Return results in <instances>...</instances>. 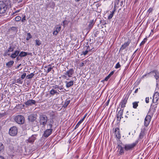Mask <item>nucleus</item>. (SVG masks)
Masks as SVG:
<instances>
[{"mask_svg":"<svg viewBox=\"0 0 159 159\" xmlns=\"http://www.w3.org/2000/svg\"><path fill=\"white\" fill-rule=\"evenodd\" d=\"M159 100V93L158 92H156L155 93L153 96V102L155 103V104L153 106H152L149 109L148 113H149L151 112L152 115L155 112L156 110V108L157 107V105L158 104V102Z\"/></svg>","mask_w":159,"mask_h":159,"instance_id":"f257e3e1","label":"nucleus"},{"mask_svg":"<svg viewBox=\"0 0 159 159\" xmlns=\"http://www.w3.org/2000/svg\"><path fill=\"white\" fill-rule=\"evenodd\" d=\"M48 118L47 116L44 115H41L39 116V122L40 125L43 127H44L47 124Z\"/></svg>","mask_w":159,"mask_h":159,"instance_id":"f03ea898","label":"nucleus"},{"mask_svg":"<svg viewBox=\"0 0 159 159\" xmlns=\"http://www.w3.org/2000/svg\"><path fill=\"white\" fill-rule=\"evenodd\" d=\"M74 73V70L73 68H71L64 73V74L62 75V77L64 79L69 80V78L72 77Z\"/></svg>","mask_w":159,"mask_h":159,"instance_id":"7ed1b4c3","label":"nucleus"},{"mask_svg":"<svg viewBox=\"0 0 159 159\" xmlns=\"http://www.w3.org/2000/svg\"><path fill=\"white\" fill-rule=\"evenodd\" d=\"M138 142L139 140H137L132 143L125 145L124 147L126 151L132 149L138 143Z\"/></svg>","mask_w":159,"mask_h":159,"instance_id":"20e7f679","label":"nucleus"},{"mask_svg":"<svg viewBox=\"0 0 159 159\" xmlns=\"http://www.w3.org/2000/svg\"><path fill=\"white\" fill-rule=\"evenodd\" d=\"M17 133L18 129L16 126H12L9 129V134L12 136H15L17 134Z\"/></svg>","mask_w":159,"mask_h":159,"instance_id":"39448f33","label":"nucleus"},{"mask_svg":"<svg viewBox=\"0 0 159 159\" xmlns=\"http://www.w3.org/2000/svg\"><path fill=\"white\" fill-rule=\"evenodd\" d=\"M129 95H128L127 94L124 96L121 101L120 103V107L121 108H123L124 109L125 107Z\"/></svg>","mask_w":159,"mask_h":159,"instance_id":"423d86ee","label":"nucleus"},{"mask_svg":"<svg viewBox=\"0 0 159 159\" xmlns=\"http://www.w3.org/2000/svg\"><path fill=\"white\" fill-rule=\"evenodd\" d=\"M7 6L3 2L0 1V13H4L7 10Z\"/></svg>","mask_w":159,"mask_h":159,"instance_id":"0eeeda50","label":"nucleus"},{"mask_svg":"<svg viewBox=\"0 0 159 159\" xmlns=\"http://www.w3.org/2000/svg\"><path fill=\"white\" fill-rule=\"evenodd\" d=\"M15 120L16 123L19 124H23L25 121L24 117L21 115H18L16 116L15 117Z\"/></svg>","mask_w":159,"mask_h":159,"instance_id":"6e6552de","label":"nucleus"},{"mask_svg":"<svg viewBox=\"0 0 159 159\" xmlns=\"http://www.w3.org/2000/svg\"><path fill=\"white\" fill-rule=\"evenodd\" d=\"M151 75L153 76L156 80L159 78V72L157 70H155L150 72Z\"/></svg>","mask_w":159,"mask_h":159,"instance_id":"1a4fd4ad","label":"nucleus"},{"mask_svg":"<svg viewBox=\"0 0 159 159\" xmlns=\"http://www.w3.org/2000/svg\"><path fill=\"white\" fill-rule=\"evenodd\" d=\"M151 116L150 115H147L144 119V125L147 127L149 124L151 119Z\"/></svg>","mask_w":159,"mask_h":159,"instance_id":"9d476101","label":"nucleus"},{"mask_svg":"<svg viewBox=\"0 0 159 159\" xmlns=\"http://www.w3.org/2000/svg\"><path fill=\"white\" fill-rule=\"evenodd\" d=\"M36 135H33L31 136L28 139L26 140V142L27 143H33L36 139Z\"/></svg>","mask_w":159,"mask_h":159,"instance_id":"9b49d317","label":"nucleus"},{"mask_svg":"<svg viewBox=\"0 0 159 159\" xmlns=\"http://www.w3.org/2000/svg\"><path fill=\"white\" fill-rule=\"evenodd\" d=\"M52 129H46L44 132L43 135L45 137H48L52 133Z\"/></svg>","mask_w":159,"mask_h":159,"instance_id":"f8f14e48","label":"nucleus"},{"mask_svg":"<svg viewBox=\"0 0 159 159\" xmlns=\"http://www.w3.org/2000/svg\"><path fill=\"white\" fill-rule=\"evenodd\" d=\"M35 100L32 99H29L25 102V104L28 106H31L35 104Z\"/></svg>","mask_w":159,"mask_h":159,"instance_id":"ddd939ff","label":"nucleus"},{"mask_svg":"<svg viewBox=\"0 0 159 159\" xmlns=\"http://www.w3.org/2000/svg\"><path fill=\"white\" fill-rule=\"evenodd\" d=\"M130 43V41L129 40L128 41L126 42L123 44L120 49V51H122L125 48H126L129 44Z\"/></svg>","mask_w":159,"mask_h":159,"instance_id":"4468645a","label":"nucleus"},{"mask_svg":"<svg viewBox=\"0 0 159 159\" xmlns=\"http://www.w3.org/2000/svg\"><path fill=\"white\" fill-rule=\"evenodd\" d=\"M124 111V109H120V110L119 111L117 115V118L118 120H119H119H120L122 118H123L122 115Z\"/></svg>","mask_w":159,"mask_h":159,"instance_id":"2eb2a0df","label":"nucleus"},{"mask_svg":"<svg viewBox=\"0 0 159 159\" xmlns=\"http://www.w3.org/2000/svg\"><path fill=\"white\" fill-rule=\"evenodd\" d=\"M14 48L13 47L10 46L7 50H6L5 51L4 54L5 56L10 55V53H8L9 52H10L13 51Z\"/></svg>","mask_w":159,"mask_h":159,"instance_id":"dca6fc26","label":"nucleus"},{"mask_svg":"<svg viewBox=\"0 0 159 159\" xmlns=\"http://www.w3.org/2000/svg\"><path fill=\"white\" fill-rule=\"evenodd\" d=\"M115 134L116 137L120 139L121 138L120 134V129L119 128L117 127L115 129Z\"/></svg>","mask_w":159,"mask_h":159,"instance_id":"f3484780","label":"nucleus"},{"mask_svg":"<svg viewBox=\"0 0 159 159\" xmlns=\"http://www.w3.org/2000/svg\"><path fill=\"white\" fill-rule=\"evenodd\" d=\"M87 114L86 113L85 114V115L77 123L76 125L75 129H77V128L80 125L83 121L84 120V119H85V117L87 116Z\"/></svg>","mask_w":159,"mask_h":159,"instance_id":"a211bd4d","label":"nucleus"},{"mask_svg":"<svg viewBox=\"0 0 159 159\" xmlns=\"http://www.w3.org/2000/svg\"><path fill=\"white\" fill-rule=\"evenodd\" d=\"M20 52L18 50H16L15 52L11 54L10 57L13 58H15L19 54Z\"/></svg>","mask_w":159,"mask_h":159,"instance_id":"6ab92c4d","label":"nucleus"},{"mask_svg":"<svg viewBox=\"0 0 159 159\" xmlns=\"http://www.w3.org/2000/svg\"><path fill=\"white\" fill-rule=\"evenodd\" d=\"M65 83H66V87L67 88L72 86L74 84V81L73 80L70 81L69 82L66 81Z\"/></svg>","mask_w":159,"mask_h":159,"instance_id":"aec40b11","label":"nucleus"},{"mask_svg":"<svg viewBox=\"0 0 159 159\" xmlns=\"http://www.w3.org/2000/svg\"><path fill=\"white\" fill-rule=\"evenodd\" d=\"M145 135L144 130L142 129L139 134V139H142Z\"/></svg>","mask_w":159,"mask_h":159,"instance_id":"412c9836","label":"nucleus"},{"mask_svg":"<svg viewBox=\"0 0 159 159\" xmlns=\"http://www.w3.org/2000/svg\"><path fill=\"white\" fill-rule=\"evenodd\" d=\"M28 119L30 121L33 122L36 119V118L33 115H31L29 116Z\"/></svg>","mask_w":159,"mask_h":159,"instance_id":"4be33fe9","label":"nucleus"},{"mask_svg":"<svg viewBox=\"0 0 159 159\" xmlns=\"http://www.w3.org/2000/svg\"><path fill=\"white\" fill-rule=\"evenodd\" d=\"M49 93L52 95H54L55 94H59V93L56 90H54L53 89H52L50 91Z\"/></svg>","mask_w":159,"mask_h":159,"instance_id":"5701e85b","label":"nucleus"},{"mask_svg":"<svg viewBox=\"0 0 159 159\" xmlns=\"http://www.w3.org/2000/svg\"><path fill=\"white\" fill-rule=\"evenodd\" d=\"M27 55H28V53L27 52L22 51L21 52L19 53V56L21 57H24L26 56Z\"/></svg>","mask_w":159,"mask_h":159,"instance_id":"b1692460","label":"nucleus"},{"mask_svg":"<svg viewBox=\"0 0 159 159\" xmlns=\"http://www.w3.org/2000/svg\"><path fill=\"white\" fill-rule=\"evenodd\" d=\"M94 25V20H92L90 21L89 24V29H91Z\"/></svg>","mask_w":159,"mask_h":159,"instance_id":"393cba45","label":"nucleus"},{"mask_svg":"<svg viewBox=\"0 0 159 159\" xmlns=\"http://www.w3.org/2000/svg\"><path fill=\"white\" fill-rule=\"evenodd\" d=\"M14 63V62L13 61H10L6 63V66L8 67H11L13 65Z\"/></svg>","mask_w":159,"mask_h":159,"instance_id":"a878e982","label":"nucleus"},{"mask_svg":"<svg viewBox=\"0 0 159 159\" xmlns=\"http://www.w3.org/2000/svg\"><path fill=\"white\" fill-rule=\"evenodd\" d=\"M49 113L50 116L53 119L55 117V113L54 111H50L49 112Z\"/></svg>","mask_w":159,"mask_h":159,"instance_id":"bb28decb","label":"nucleus"},{"mask_svg":"<svg viewBox=\"0 0 159 159\" xmlns=\"http://www.w3.org/2000/svg\"><path fill=\"white\" fill-rule=\"evenodd\" d=\"M139 103V102H135L133 103V107L134 108H136L138 106V103Z\"/></svg>","mask_w":159,"mask_h":159,"instance_id":"cd10ccee","label":"nucleus"},{"mask_svg":"<svg viewBox=\"0 0 159 159\" xmlns=\"http://www.w3.org/2000/svg\"><path fill=\"white\" fill-rule=\"evenodd\" d=\"M7 114V113L6 112H0V118L4 116Z\"/></svg>","mask_w":159,"mask_h":159,"instance_id":"c85d7f7f","label":"nucleus"},{"mask_svg":"<svg viewBox=\"0 0 159 159\" xmlns=\"http://www.w3.org/2000/svg\"><path fill=\"white\" fill-rule=\"evenodd\" d=\"M151 75V74L150 73V72L149 73H147L146 74H145L144 75H142V76L141 77V79H144L145 78V77H148L149 76V75Z\"/></svg>","mask_w":159,"mask_h":159,"instance_id":"c756f323","label":"nucleus"},{"mask_svg":"<svg viewBox=\"0 0 159 159\" xmlns=\"http://www.w3.org/2000/svg\"><path fill=\"white\" fill-rule=\"evenodd\" d=\"M70 102V100H66L65 101L64 104L63 106V107H64V108L66 107L69 104Z\"/></svg>","mask_w":159,"mask_h":159,"instance_id":"7c9ffc66","label":"nucleus"},{"mask_svg":"<svg viewBox=\"0 0 159 159\" xmlns=\"http://www.w3.org/2000/svg\"><path fill=\"white\" fill-rule=\"evenodd\" d=\"M4 149V145L1 143H0V152L3 151Z\"/></svg>","mask_w":159,"mask_h":159,"instance_id":"2f4dec72","label":"nucleus"},{"mask_svg":"<svg viewBox=\"0 0 159 159\" xmlns=\"http://www.w3.org/2000/svg\"><path fill=\"white\" fill-rule=\"evenodd\" d=\"M34 75V74L33 73H31L30 75H27L26 76V78L28 79H31Z\"/></svg>","mask_w":159,"mask_h":159,"instance_id":"473e14b6","label":"nucleus"},{"mask_svg":"<svg viewBox=\"0 0 159 159\" xmlns=\"http://www.w3.org/2000/svg\"><path fill=\"white\" fill-rule=\"evenodd\" d=\"M32 37V36L30 33H28L27 34V37L26 38V39L27 40H29Z\"/></svg>","mask_w":159,"mask_h":159,"instance_id":"72a5a7b5","label":"nucleus"},{"mask_svg":"<svg viewBox=\"0 0 159 159\" xmlns=\"http://www.w3.org/2000/svg\"><path fill=\"white\" fill-rule=\"evenodd\" d=\"M36 45L39 46L41 44V43L39 40L36 39L35 40Z\"/></svg>","mask_w":159,"mask_h":159,"instance_id":"f704fd0d","label":"nucleus"},{"mask_svg":"<svg viewBox=\"0 0 159 159\" xmlns=\"http://www.w3.org/2000/svg\"><path fill=\"white\" fill-rule=\"evenodd\" d=\"M147 40V38H145L143 39V41L140 43V45L141 46V45H142L144 44L145 43V42H146Z\"/></svg>","mask_w":159,"mask_h":159,"instance_id":"c9c22d12","label":"nucleus"},{"mask_svg":"<svg viewBox=\"0 0 159 159\" xmlns=\"http://www.w3.org/2000/svg\"><path fill=\"white\" fill-rule=\"evenodd\" d=\"M114 15V12H111L108 16V19H111L113 16Z\"/></svg>","mask_w":159,"mask_h":159,"instance_id":"e433bc0d","label":"nucleus"},{"mask_svg":"<svg viewBox=\"0 0 159 159\" xmlns=\"http://www.w3.org/2000/svg\"><path fill=\"white\" fill-rule=\"evenodd\" d=\"M47 125L48 126V127L49 128V129H52V123H51V122H50L49 123H48L47 124Z\"/></svg>","mask_w":159,"mask_h":159,"instance_id":"4c0bfd02","label":"nucleus"},{"mask_svg":"<svg viewBox=\"0 0 159 159\" xmlns=\"http://www.w3.org/2000/svg\"><path fill=\"white\" fill-rule=\"evenodd\" d=\"M21 19V17L19 16H17L15 18V20L16 21H18Z\"/></svg>","mask_w":159,"mask_h":159,"instance_id":"58836bf2","label":"nucleus"},{"mask_svg":"<svg viewBox=\"0 0 159 159\" xmlns=\"http://www.w3.org/2000/svg\"><path fill=\"white\" fill-rule=\"evenodd\" d=\"M121 66L120 65V63L119 62L117 63V64H116V65L115 66V68L116 69H118L119 68H120Z\"/></svg>","mask_w":159,"mask_h":159,"instance_id":"ea45409f","label":"nucleus"},{"mask_svg":"<svg viewBox=\"0 0 159 159\" xmlns=\"http://www.w3.org/2000/svg\"><path fill=\"white\" fill-rule=\"evenodd\" d=\"M119 153L120 154H121L124 153V148H123L120 147L119 151Z\"/></svg>","mask_w":159,"mask_h":159,"instance_id":"a19ab883","label":"nucleus"},{"mask_svg":"<svg viewBox=\"0 0 159 159\" xmlns=\"http://www.w3.org/2000/svg\"><path fill=\"white\" fill-rule=\"evenodd\" d=\"M53 67H54V66H53L52 67H49V68H48L47 70V72L48 73L50 72L51 70L53 68Z\"/></svg>","mask_w":159,"mask_h":159,"instance_id":"79ce46f5","label":"nucleus"},{"mask_svg":"<svg viewBox=\"0 0 159 159\" xmlns=\"http://www.w3.org/2000/svg\"><path fill=\"white\" fill-rule=\"evenodd\" d=\"M87 49L86 50H88L89 51H89H91L92 50V49L93 48H90L89 46H87Z\"/></svg>","mask_w":159,"mask_h":159,"instance_id":"37998d69","label":"nucleus"},{"mask_svg":"<svg viewBox=\"0 0 159 159\" xmlns=\"http://www.w3.org/2000/svg\"><path fill=\"white\" fill-rule=\"evenodd\" d=\"M61 30V27L59 26L58 27H57L56 28V30L58 32H59Z\"/></svg>","mask_w":159,"mask_h":159,"instance_id":"c03bdc74","label":"nucleus"},{"mask_svg":"<svg viewBox=\"0 0 159 159\" xmlns=\"http://www.w3.org/2000/svg\"><path fill=\"white\" fill-rule=\"evenodd\" d=\"M26 76V73H23L21 76V78L22 79H24Z\"/></svg>","mask_w":159,"mask_h":159,"instance_id":"a18cd8bd","label":"nucleus"},{"mask_svg":"<svg viewBox=\"0 0 159 159\" xmlns=\"http://www.w3.org/2000/svg\"><path fill=\"white\" fill-rule=\"evenodd\" d=\"M153 9L152 8H150L148 10V12L149 13H151L152 12Z\"/></svg>","mask_w":159,"mask_h":159,"instance_id":"49530a36","label":"nucleus"},{"mask_svg":"<svg viewBox=\"0 0 159 159\" xmlns=\"http://www.w3.org/2000/svg\"><path fill=\"white\" fill-rule=\"evenodd\" d=\"M88 52V50H86L85 51L82 52V54H83L84 55H85L86 54H87Z\"/></svg>","mask_w":159,"mask_h":159,"instance_id":"de8ad7c7","label":"nucleus"},{"mask_svg":"<svg viewBox=\"0 0 159 159\" xmlns=\"http://www.w3.org/2000/svg\"><path fill=\"white\" fill-rule=\"evenodd\" d=\"M149 97H147L145 99V102L146 103H148L149 102Z\"/></svg>","mask_w":159,"mask_h":159,"instance_id":"09e8293b","label":"nucleus"},{"mask_svg":"<svg viewBox=\"0 0 159 159\" xmlns=\"http://www.w3.org/2000/svg\"><path fill=\"white\" fill-rule=\"evenodd\" d=\"M114 73V71H111L108 75V76L110 78L111 76Z\"/></svg>","mask_w":159,"mask_h":159,"instance_id":"8fccbe9b","label":"nucleus"},{"mask_svg":"<svg viewBox=\"0 0 159 159\" xmlns=\"http://www.w3.org/2000/svg\"><path fill=\"white\" fill-rule=\"evenodd\" d=\"M52 87L54 89H58L59 88V87L57 85H55V86H53Z\"/></svg>","mask_w":159,"mask_h":159,"instance_id":"3c124183","label":"nucleus"},{"mask_svg":"<svg viewBox=\"0 0 159 159\" xmlns=\"http://www.w3.org/2000/svg\"><path fill=\"white\" fill-rule=\"evenodd\" d=\"M58 33V32H57V31L55 30L53 32V34L54 35H57V34Z\"/></svg>","mask_w":159,"mask_h":159,"instance_id":"603ef678","label":"nucleus"},{"mask_svg":"<svg viewBox=\"0 0 159 159\" xmlns=\"http://www.w3.org/2000/svg\"><path fill=\"white\" fill-rule=\"evenodd\" d=\"M25 18H26V17H25V15L23 17V18L22 19V21L24 22V21L25 20Z\"/></svg>","mask_w":159,"mask_h":159,"instance_id":"864d4df0","label":"nucleus"},{"mask_svg":"<svg viewBox=\"0 0 159 159\" xmlns=\"http://www.w3.org/2000/svg\"><path fill=\"white\" fill-rule=\"evenodd\" d=\"M109 78L110 77L108 76H107L105 78L104 80L105 81H107Z\"/></svg>","mask_w":159,"mask_h":159,"instance_id":"5fc2aeb1","label":"nucleus"},{"mask_svg":"<svg viewBox=\"0 0 159 159\" xmlns=\"http://www.w3.org/2000/svg\"><path fill=\"white\" fill-rule=\"evenodd\" d=\"M84 65V62H82L81 63H80V67H82Z\"/></svg>","mask_w":159,"mask_h":159,"instance_id":"6e6d98bb","label":"nucleus"},{"mask_svg":"<svg viewBox=\"0 0 159 159\" xmlns=\"http://www.w3.org/2000/svg\"><path fill=\"white\" fill-rule=\"evenodd\" d=\"M20 11V10H17L16 11H15L14 12H13V14H14L16 13H18V12H19Z\"/></svg>","mask_w":159,"mask_h":159,"instance_id":"4d7b16f0","label":"nucleus"},{"mask_svg":"<svg viewBox=\"0 0 159 159\" xmlns=\"http://www.w3.org/2000/svg\"><path fill=\"white\" fill-rule=\"evenodd\" d=\"M53 65V63H52L51 64L48 65V66H49V67H52V65Z\"/></svg>","mask_w":159,"mask_h":159,"instance_id":"13d9d810","label":"nucleus"},{"mask_svg":"<svg viewBox=\"0 0 159 159\" xmlns=\"http://www.w3.org/2000/svg\"><path fill=\"white\" fill-rule=\"evenodd\" d=\"M109 101V100H107V101L106 102V105H107L108 104Z\"/></svg>","mask_w":159,"mask_h":159,"instance_id":"bf43d9fd","label":"nucleus"},{"mask_svg":"<svg viewBox=\"0 0 159 159\" xmlns=\"http://www.w3.org/2000/svg\"><path fill=\"white\" fill-rule=\"evenodd\" d=\"M138 88H137V89L135 90V91H134V93H137L138 92Z\"/></svg>","mask_w":159,"mask_h":159,"instance_id":"052dcab7","label":"nucleus"},{"mask_svg":"<svg viewBox=\"0 0 159 159\" xmlns=\"http://www.w3.org/2000/svg\"><path fill=\"white\" fill-rule=\"evenodd\" d=\"M0 159H4V158L3 156H0Z\"/></svg>","mask_w":159,"mask_h":159,"instance_id":"680f3d73","label":"nucleus"},{"mask_svg":"<svg viewBox=\"0 0 159 159\" xmlns=\"http://www.w3.org/2000/svg\"><path fill=\"white\" fill-rule=\"evenodd\" d=\"M16 60L18 61L19 60V56L16 58Z\"/></svg>","mask_w":159,"mask_h":159,"instance_id":"e2e57ef3","label":"nucleus"},{"mask_svg":"<svg viewBox=\"0 0 159 159\" xmlns=\"http://www.w3.org/2000/svg\"><path fill=\"white\" fill-rule=\"evenodd\" d=\"M59 89L60 90H62V88H59Z\"/></svg>","mask_w":159,"mask_h":159,"instance_id":"0e129e2a","label":"nucleus"},{"mask_svg":"<svg viewBox=\"0 0 159 159\" xmlns=\"http://www.w3.org/2000/svg\"><path fill=\"white\" fill-rule=\"evenodd\" d=\"M125 117H126V118H128V116H126V115H125Z\"/></svg>","mask_w":159,"mask_h":159,"instance_id":"69168bd1","label":"nucleus"},{"mask_svg":"<svg viewBox=\"0 0 159 159\" xmlns=\"http://www.w3.org/2000/svg\"><path fill=\"white\" fill-rule=\"evenodd\" d=\"M115 10H113V11H112V12H114V13L115 12Z\"/></svg>","mask_w":159,"mask_h":159,"instance_id":"338daca9","label":"nucleus"},{"mask_svg":"<svg viewBox=\"0 0 159 159\" xmlns=\"http://www.w3.org/2000/svg\"><path fill=\"white\" fill-rule=\"evenodd\" d=\"M80 0H76V1L77 2H78L80 1Z\"/></svg>","mask_w":159,"mask_h":159,"instance_id":"774afa93","label":"nucleus"}]
</instances>
